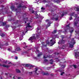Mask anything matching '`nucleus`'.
Instances as JSON below:
<instances>
[{
  "label": "nucleus",
  "mask_w": 79,
  "mask_h": 79,
  "mask_svg": "<svg viewBox=\"0 0 79 79\" xmlns=\"http://www.w3.org/2000/svg\"><path fill=\"white\" fill-rule=\"evenodd\" d=\"M69 25H70V24H69L68 25H67L65 27L64 32H70V35L69 38H71V37L72 36V33L73 32L74 29L73 27H70Z\"/></svg>",
  "instance_id": "nucleus-1"
},
{
  "label": "nucleus",
  "mask_w": 79,
  "mask_h": 79,
  "mask_svg": "<svg viewBox=\"0 0 79 79\" xmlns=\"http://www.w3.org/2000/svg\"><path fill=\"white\" fill-rule=\"evenodd\" d=\"M64 68H65V66L62 65L61 67L60 68L59 70V71L61 73H60L61 76H63V74H64V72H63V71H64V70L63 69H64Z\"/></svg>",
  "instance_id": "nucleus-2"
},
{
  "label": "nucleus",
  "mask_w": 79,
  "mask_h": 79,
  "mask_svg": "<svg viewBox=\"0 0 79 79\" xmlns=\"http://www.w3.org/2000/svg\"><path fill=\"white\" fill-rule=\"evenodd\" d=\"M70 15L71 16H74V17H75V19L74 20L75 21H76L77 18V21H79V19L78 20V19H79V17H77V15L76 14H74V13H72V14H70Z\"/></svg>",
  "instance_id": "nucleus-3"
},
{
  "label": "nucleus",
  "mask_w": 79,
  "mask_h": 79,
  "mask_svg": "<svg viewBox=\"0 0 79 79\" xmlns=\"http://www.w3.org/2000/svg\"><path fill=\"white\" fill-rule=\"evenodd\" d=\"M50 42L51 43V44L52 45H54L55 43H56V42L55 41V38H54V39L51 40H50Z\"/></svg>",
  "instance_id": "nucleus-4"
},
{
  "label": "nucleus",
  "mask_w": 79,
  "mask_h": 79,
  "mask_svg": "<svg viewBox=\"0 0 79 79\" xmlns=\"http://www.w3.org/2000/svg\"><path fill=\"white\" fill-rule=\"evenodd\" d=\"M46 22L48 23L47 24L48 25L46 26L47 27H49V26H50V24H51V23H52L51 22H50V21H49V20L48 19L46 20Z\"/></svg>",
  "instance_id": "nucleus-5"
},
{
  "label": "nucleus",
  "mask_w": 79,
  "mask_h": 79,
  "mask_svg": "<svg viewBox=\"0 0 79 79\" xmlns=\"http://www.w3.org/2000/svg\"><path fill=\"white\" fill-rule=\"evenodd\" d=\"M64 43H65V41H64V40H60L59 41V42L58 43V44H62Z\"/></svg>",
  "instance_id": "nucleus-6"
},
{
  "label": "nucleus",
  "mask_w": 79,
  "mask_h": 79,
  "mask_svg": "<svg viewBox=\"0 0 79 79\" xmlns=\"http://www.w3.org/2000/svg\"><path fill=\"white\" fill-rule=\"evenodd\" d=\"M5 76H7L8 77H11L12 76V74L9 73H5Z\"/></svg>",
  "instance_id": "nucleus-7"
},
{
  "label": "nucleus",
  "mask_w": 79,
  "mask_h": 79,
  "mask_svg": "<svg viewBox=\"0 0 79 79\" xmlns=\"http://www.w3.org/2000/svg\"><path fill=\"white\" fill-rule=\"evenodd\" d=\"M0 66H3L5 68H9V65H6L5 64H0Z\"/></svg>",
  "instance_id": "nucleus-8"
},
{
  "label": "nucleus",
  "mask_w": 79,
  "mask_h": 79,
  "mask_svg": "<svg viewBox=\"0 0 79 79\" xmlns=\"http://www.w3.org/2000/svg\"><path fill=\"white\" fill-rule=\"evenodd\" d=\"M36 38L35 37V36H32L30 39H28L29 40H33L34 39H35Z\"/></svg>",
  "instance_id": "nucleus-9"
},
{
  "label": "nucleus",
  "mask_w": 79,
  "mask_h": 79,
  "mask_svg": "<svg viewBox=\"0 0 79 79\" xmlns=\"http://www.w3.org/2000/svg\"><path fill=\"white\" fill-rule=\"evenodd\" d=\"M54 17H52V20H55V21H58V18H55L54 17H55V15H53Z\"/></svg>",
  "instance_id": "nucleus-10"
},
{
  "label": "nucleus",
  "mask_w": 79,
  "mask_h": 79,
  "mask_svg": "<svg viewBox=\"0 0 79 79\" xmlns=\"http://www.w3.org/2000/svg\"><path fill=\"white\" fill-rule=\"evenodd\" d=\"M15 50H16L17 51H21V49L19 47H17L16 48Z\"/></svg>",
  "instance_id": "nucleus-11"
},
{
  "label": "nucleus",
  "mask_w": 79,
  "mask_h": 79,
  "mask_svg": "<svg viewBox=\"0 0 79 79\" xmlns=\"http://www.w3.org/2000/svg\"><path fill=\"white\" fill-rule=\"evenodd\" d=\"M75 42H76L74 41V39H72V44H73V45H74V44H75Z\"/></svg>",
  "instance_id": "nucleus-12"
},
{
  "label": "nucleus",
  "mask_w": 79,
  "mask_h": 79,
  "mask_svg": "<svg viewBox=\"0 0 79 79\" xmlns=\"http://www.w3.org/2000/svg\"><path fill=\"white\" fill-rule=\"evenodd\" d=\"M29 10L32 13H34V10H33L32 8H31L30 9H29Z\"/></svg>",
  "instance_id": "nucleus-13"
},
{
  "label": "nucleus",
  "mask_w": 79,
  "mask_h": 79,
  "mask_svg": "<svg viewBox=\"0 0 79 79\" xmlns=\"http://www.w3.org/2000/svg\"><path fill=\"white\" fill-rule=\"evenodd\" d=\"M75 10H76V11H79V6H77V7H75L74 8Z\"/></svg>",
  "instance_id": "nucleus-14"
},
{
  "label": "nucleus",
  "mask_w": 79,
  "mask_h": 79,
  "mask_svg": "<svg viewBox=\"0 0 79 79\" xmlns=\"http://www.w3.org/2000/svg\"><path fill=\"white\" fill-rule=\"evenodd\" d=\"M30 24V23H27V26L26 27V29H27V27H31V26L29 25Z\"/></svg>",
  "instance_id": "nucleus-15"
},
{
  "label": "nucleus",
  "mask_w": 79,
  "mask_h": 79,
  "mask_svg": "<svg viewBox=\"0 0 79 79\" xmlns=\"http://www.w3.org/2000/svg\"><path fill=\"white\" fill-rule=\"evenodd\" d=\"M4 18L3 17H2L0 19V23L2 22L3 21Z\"/></svg>",
  "instance_id": "nucleus-16"
},
{
  "label": "nucleus",
  "mask_w": 79,
  "mask_h": 79,
  "mask_svg": "<svg viewBox=\"0 0 79 79\" xmlns=\"http://www.w3.org/2000/svg\"><path fill=\"white\" fill-rule=\"evenodd\" d=\"M77 24H78V22H75L74 24V26H77Z\"/></svg>",
  "instance_id": "nucleus-17"
},
{
  "label": "nucleus",
  "mask_w": 79,
  "mask_h": 79,
  "mask_svg": "<svg viewBox=\"0 0 79 79\" xmlns=\"http://www.w3.org/2000/svg\"><path fill=\"white\" fill-rule=\"evenodd\" d=\"M56 32H57L56 30H54L52 32V34H55V33H56Z\"/></svg>",
  "instance_id": "nucleus-18"
},
{
  "label": "nucleus",
  "mask_w": 79,
  "mask_h": 79,
  "mask_svg": "<svg viewBox=\"0 0 79 79\" xmlns=\"http://www.w3.org/2000/svg\"><path fill=\"white\" fill-rule=\"evenodd\" d=\"M35 73L36 72H37V70H38V68L37 67H36L35 69Z\"/></svg>",
  "instance_id": "nucleus-19"
},
{
  "label": "nucleus",
  "mask_w": 79,
  "mask_h": 79,
  "mask_svg": "<svg viewBox=\"0 0 79 79\" xmlns=\"http://www.w3.org/2000/svg\"><path fill=\"white\" fill-rule=\"evenodd\" d=\"M41 9L42 10V12H44V10H45V9L44 7H42L41 8Z\"/></svg>",
  "instance_id": "nucleus-20"
},
{
  "label": "nucleus",
  "mask_w": 79,
  "mask_h": 79,
  "mask_svg": "<svg viewBox=\"0 0 79 79\" xmlns=\"http://www.w3.org/2000/svg\"><path fill=\"white\" fill-rule=\"evenodd\" d=\"M53 60L52 59L51 60H50V63L51 64H53Z\"/></svg>",
  "instance_id": "nucleus-21"
},
{
  "label": "nucleus",
  "mask_w": 79,
  "mask_h": 79,
  "mask_svg": "<svg viewBox=\"0 0 79 79\" xmlns=\"http://www.w3.org/2000/svg\"><path fill=\"white\" fill-rule=\"evenodd\" d=\"M16 72L17 73H20L21 72L20 71V70H19L18 69H16Z\"/></svg>",
  "instance_id": "nucleus-22"
},
{
  "label": "nucleus",
  "mask_w": 79,
  "mask_h": 79,
  "mask_svg": "<svg viewBox=\"0 0 79 79\" xmlns=\"http://www.w3.org/2000/svg\"><path fill=\"white\" fill-rule=\"evenodd\" d=\"M54 38H56V37H58V35H54Z\"/></svg>",
  "instance_id": "nucleus-23"
},
{
  "label": "nucleus",
  "mask_w": 79,
  "mask_h": 79,
  "mask_svg": "<svg viewBox=\"0 0 79 79\" xmlns=\"http://www.w3.org/2000/svg\"><path fill=\"white\" fill-rule=\"evenodd\" d=\"M1 36V37H4L5 36V34H0V36Z\"/></svg>",
  "instance_id": "nucleus-24"
},
{
  "label": "nucleus",
  "mask_w": 79,
  "mask_h": 79,
  "mask_svg": "<svg viewBox=\"0 0 79 79\" xmlns=\"http://www.w3.org/2000/svg\"><path fill=\"white\" fill-rule=\"evenodd\" d=\"M11 9V10H14L15 9V6H11L10 7Z\"/></svg>",
  "instance_id": "nucleus-25"
},
{
  "label": "nucleus",
  "mask_w": 79,
  "mask_h": 79,
  "mask_svg": "<svg viewBox=\"0 0 79 79\" xmlns=\"http://www.w3.org/2000/svg\"><path fill=\"white\" fill-rule=\"evenodd\" d=\"M43 75H48V73H44Z\"/></svg>",
  "instance_id": "nucleus-26"
},
{
  "label": "nucleus",
  "mask_w": 79,
  "mask_h": 79,
  "mask_svg": "<svg viewBox=\"0 0 79 79\" xmlns=\"http://www.w3.org/2000/svg\"><path fill=\"white\" fill-rule=\"evenodd\" d=\"M48 56H44L43 58H48Z\"/></svg>",
  "instance_id": "nucleus-27"
},
{
  "label": "nucleus",
  "mask_w": 79,
  "mask_h": 79,
  "mask_svg": "<svg viewBox=\"0 0 79 79\" xmlns=\"http://www.w3.org/2000/svg\"><path fill=\"white\" fill-rule=\"evenodd\" d=\"M11 52L13 53H17V52L16 51H11Z\"/></svg>",
  "instance_id": "nucleus-28"
},
{
  "label": "nucleus",
  "mask_w": 79,
  "mask_h": 79,
  "mask_svg": "<svg viewBox=\"0 0 79 79\" xmlns=\"http://www.w3.org/2000/svg\"><path fill=\"white\" fill-rule=\"evenodd\" d=\"M75 32L76 34H79V31L77 30L75 31Z\"/></svg>",
  "instance_id": "nucleus-29"
},
{
  "label": "nucleus",
  "mask_w": 79,
  "mask_h": 79,
  "mask_svg": "<svg viewBox=\"0 0 79 79\" xmlns=\"http://www.w3.org/2000/svg\"><path fill=\"white\" fill-rule=\"evenodd\" d=\"M22 7H23V6H21V4H20L19 6H18V8H22Z\"/></svg>",
  "instance_id": "nucleus-30"
},
{
  "label": "nucleus",
  "mask_w": 79,
  "mask_h": 79,
  "mask_svg": "<svg viewBox=\"0 0 79 79\" xmlns=\"http://www.w3.org/2000/svg\"><path fill=\"white\" fill-rule=\"evenodd\" d=\"M73 67H74V68L76 69L77 68V65H73Z\"/></svg>",
  "instance_id": "nucleus-31"
},
{
  "label": "nucleus",
  "mask_w": 79,
  "mask_h": 79,
  "mask_svg": "<svg viewBox=\"0 0 79 79\" xmlns=\"http://www.w3.org/2000/svg\"><path fill=\"white\" fill-rule=\"evenodd\" d=\"M70 47H71V48H73V47H74V46H73V45L70 44Z\"/></svg>",
  "instance_id": "nucleus-32"
},
{
  "label": "nucleus",
  "mask_w": 79,
  "mask_h": 79,
  "mask_svg": "<svg viewBox=\"0 0 79 79\" xmlns=\"http://www.w3.org/2000/svg\"><path fill=\"white\" fill-rule=\"evenodd\" d=\"M6 24V23L5 22H2V25L5 26Z\"/></svg>",
  "instance_id": "nucleus-33"
},
{
  "label": "nucleus",
  "mask_w": 79,
  "mask_h": 79,
  "mask_svg": "<svg viewBox=\"0 0 79 79\" xmlns=\"http://www.w3.org/2000/svg\"><path fill=\"white\" fill-rule=\"evenodd\" d=\"M41 55H42V54H38L37 55V56H38V57H39V56H41Z\"/></svg>",
  "instance_id": "nucleus-34"
},
{
  "label": "nucleus",
  "mask_w": 79,
  "mask_h": 79,
  "mask_svg": "<svg viewBox=\"0 0 79 79\" xmlns=\"http://www.w3.org/2000/svg\"><path fill=\"white\" fill-rule=\"evenodd\" d=\"M25 66L26 67H29V64H25Z\"/></svg>",
  "instance_id": "nucleus-35"
},
{
  "label": "nucleus",
  "mask_w": 79,
  "mask_h": 79,
  "mask_svg": "<svg viewBox=\"0 0 79 79\" xmlns=\"http://www.w3.org/2000/svg\"><path fill=\"white\" fill-rule=\"evenodd\" d=\"M3 46V45L2 44H0V48H2Z\"/></svg>",
  "instance_id": "nucleus-36"
},
{
  "label": "nucleus",
  "mask_w": 79,
  "mask_h": 79,
  "mask_svg": "<svg viewBox=\"0 0 79 79\" xmlns=\"http://www.w3.org/2000/svg\"><path fill=\"white\" fill-rule=\"evenodd\" d=\"M64 12H63V13L61 15V16L62 17H63V16H64Z\"/></svg>",
  "instance_id": "nucleus-37"
},
{
  "label": "nucleus",
  "mask_w": 79,
  "mask_h": 79,
  "mask_svg": "<svg viewBox=\"0 0 79 79\" xmlns=\"http://www.w3.org/2000/svg\"><path fill=\"white\" fill-rule=\"evenodd\" d=\"M60 0H57V1H56V2H60Z\"/></svg>",
  "instance_id": "nucleus-38"
},
{
  "label": "nucleus",
  "mask_w": 79,
  "mask_h": 79,
  "mask_svg": "<svg viewBox=\"0 0 79 79\" xmlns=\"http://www.w3.org/2000/svg\"><path fill=\"white\" fill-rule=\"evenodd\" d=\"M27 46H26L25 47H23V48H27Z\"/></svg>",
  "instance_id": "nucleus-39"
},
{
  "label": "nucleus",
  "mask_w": 79,
  "mask_h": 79,
  "mask_svg": "<svg viewBox=\"0 0 79 79\" xmlns=\"http://www.w3.org/2000/svg\"><path fill=\"white\" fill-rule=\"evenodd\" d=\"M15 60H18V57L17 56H15Z\"/></svg>",
  "instance_id": "nucleus-40"
},
{
  "label": "nucleus",
  "mask_w": 79,
  "mask_h": 79,
  "mask_svg": "<svg viewBox=\"0 0 79 79\" xmlns=\"http://www.w3.org/2000/svg\"><path fill=\"white\" fill-rule=\"evenodd\" d=\"M29 74H30V75H31V74H32V72H31L30 73H29Z\"/></svg>",
  "instance_id": "nucleus-41"
},
{
  "label": "nucleus",
  "mask_w": 79,
  "mask_h": 79,
  "mask_svg": "<svg viewBox=\"0 0 79 79\" xmlns=\"http://www.w3.org/2000/svg\"><path fill=\"white\" fill-rule=\"evenodd\" d=\"M7 50L8 51H11V49H10V48L8 49Z\"/></svg>",
  "instance_id": "nucleus-42"
},
{
  "label": "nucleus",
  "mask_w": 79,
  "mask_h": 79,
  "mask_svg": "<svg viewBox=\"0 0 79 79\" xmlns=\"http://www.w3.org/2000/svg\"><path fill=\"white\" fill-rule=\"evenodd\" d=\"M5 45L7 46L8 45V43H7L6 44H5Z\"/></svg>",
  "instance_id": "nucleus-43"
},
{
  "label": "nucleus",
  "mask_w": 79,
  "mask_h": 79,
  "mask_svg": "<svg viewBox=\"0 0 79 79\" xmlns=\"http://www.w3.org/2000/svg\"><path fill=\"white\" fill-rule=\"evenodd\" d=\"M48 44L49 45V46H51V45H50V43L48 42Z\"/></svg>",
  "instance_id": "nucleus-44"
},
{
  "label": "nucleus",
  "mask_w": 79,
  "mask_h": 79,
  "mask_svg": "<svg viewBox=\"0 0 79 79\" xmlns=\"http://www.w3.org/2000/svg\"><path fill=\"white\" fill-rule=\"evenodd\" d=\"M35 74H36V75H38V73H37V72H35Z\"/></svg>",
  "instance_id": "nucleus-45"
},
{
  "label": "nucleus",
  "mask_w": 79,
  "mask_h": 79,
  "mask_svg": "<svg viewBox=\"0 0 79 79\" xmlns=\"http://www.w3.org/2000/svg\"><path fill=\"white\" fill-rule=\"evenodd\" d=\"M73 19V18L72 17H71L69 19V20H71Z\"/></svg>",
  "instance_id": "nucleus-46"
},
{
  "label": "nucleus",
  "mask_w": 79,
  "mask_h": 79,
  "mask_svg": "<svg viewBox=\"0 0 79 79\" xmlns=\"http://www.w3.org/2000/svg\"><path fill=\"white\" fill-rule=\"evenodd\" d=\"M48 61V60H47L46 59L44 60V61Z\"/></svg>",
  "instance_id": "nucleus-47"
},
{
  "label": "nucleus",
  "mask_w": 79,
  "mask_h": 79,
  "mask_svg": "<svg viewBox=\"0 0 79 79\" xmlns=\"http://www.w3.org/2000/svg\"><path fill=\"white\" fill-rule=\"evenodd\" d=\"M37 31H39V30H40V28H39V27H38L37 28Z\"/></svg>",
  "instance_id": "nucleus-48"
},
{
  "label": "nucleus",
  "mask_w": 79,
  "mask_h": 79,
  "mask_svg": "<svg viewBox=\"0 0 79 79\" xmlns=\"http://www.w3.org/2000/svg\"><path fill=\"white\" fill-rule=\"evenodd\" d=\"M8 64H11L12 63H11L10 62H9Z\"/></svg>",
  "instance_id": "nucleus-49"
},
{
  "label": "nucleus",
  "mask_w": 79,
  "mask_h": 79,
  "mask_svg": "<svg viewBox=\"0 0 79 79\" xmlns=\"http://www.w3.org/2000/svg\"><path fill=\"white\" fill-rule=\"evenodd\" d=\"M34 59H36V60H37V57H35L34 58Z\"/></svg>",
  "instance_id": "nucleus-50"
},
{
  "label": "nucleus",
  "mask_w": 79,
  "mask_h": 79,
  "mask_svg": "<svg viewBox=\"0 0 79 79\" xmlns=\"http://www.w3.org/2000/svg\"><path fill=\"white\" fill-rule=\"evenodd\" d=\"M62 38L63 39L64 38V36H62Z\"/></svg>",
  "instance_id": "nucleus-51"
},
{
  "label": "nucleus",
  "mask_w": 79,
  "mask_h": 79,
  "mask_svg": "<svg viewBox=\"0 0 79 79\" xmlns=\"http://www.w3.org/2000/svg\"><path fill=\"white\" fill-rule=\"evenodd\" d=\"M18 79H22V78L21 77H19Z\"/></svg>",
  "instance_id": "nucleus-52"
},
{
  "label": "nucleus",
  "mask_w": 79,
  "mask_h": 79,
  "mask_svg": "<svg viewBox=\"0 0 79 79\" xmlns=\"http://www.w3.org/2000/svg\"><path fill=\"white\" fill-rule=\"evenodd\" d=\"M15 76H13V78L14 79H15Z\"/></svg>",
  "instance_id": "nucleus-53"
},
{
  "label": "nucleus",
  "mask_w": 79,
  "mask_h": 79,
  "mask_svg": "<svg viewBox=\"0 0 79 79\" xmlns=\"http://www.w3.org/2000/svg\"><path fill=\"white\" fill-rule=\"evenodd\" d=\"M1 6V7H2V8H3V5H2Z\"/></svg>",
  "instance_id": "nucleus-54"
},
{
  "label": "nucleus",
  "mask_w": 79,
  "mask_h": 79,
  "mask_svg": "<svg viewBox=\"0 0 79 79\" xmlns=\"http://www.w3.org/2000/svg\"><path fill=\"white\" fill-rule=\"evenodd\" d=\"M26 20H27V21H28V18H27L26 19Z\"/></svg>",
  "instance_id": "nucleus-55"
},
{
  "label": "nucleus",
  "mask_w": 79,
  "mask_h": 79,
  "mask_svg": "<svg viewBox=\"0 0 79 79\" xmlns=\"http://www.w3.org/2000/svg\"><path fill=\"white\" fill-rule=\"evenodd\" d=\"M60 60H58V59H57V61H60Z\"/></svg>",
  "instance_id": "nucleus-56"
},
{
  "label": "nucleus",
  "mask_w": 79,
  "mask_h": 79,
  "mask_svg": "<svg viewBox=\"0 0 79 79\" xmlns=\"http://www.w3.org/2000/svg\"><path fill=\"white\" fill-rule=\"evenodd\" d=\"M3 62H4V63H7L6 61V62L3 61Z\"/></svg>",
  "instance_id": "nucleus-57"
},
{
  "label": "nucleus",
  "mask_w": 79,
  "mask_h": 79,
  "mask_svg": "<svg viewBox=\"0 0 79 79\" xmlns=\"http://www.w3.org/2000/svg\"><path fill=\"white\" fill-rule=\"evenodd\" d=\"M56 54L57 55H58L59 54V53H56Z\"/></svg>",
  "instance_id": "nucleus-58"
},
{
  "label": "nucleus",
  "mask_w": 79,
  "mask_h": 79,
  "mask_svg": "<svg viewBox=\"0 0 79 79\" xmlns=\"http://www.w3.org/2000/svg\"><path fill=\"white\" fill-rule=\"evenodd\" d=\"M23 44H26V43H25V42H24V43H23Z\"/></svg>",
  "instance_id": "nucleus-59"
},
{
  "label": "nucleus",
  "mask_w": 79,
  "mask_h": 79,
  "mask_svg": "<svg viewBox=\"0 0 79 79\" xmlns=\"http://www.w3.org/2000/svg\"><path fill=\"white\" fill-rule=\"evenodd\" d=\"M17 10H18V9H16L15 10V11H17Z\"/></svg>",
  "instance_id": "nucleus-60"
},
{
  "label": "nucleus",
  "mask_w": 79,
  "mask_h": 79,
  "mask_svg": "<svg viewBox=\"0 0 79 79\" xmlns=\"http://www.w3.org/2000/svg\"><path fill=\"white\" fill-rule=\"evenodd\" d=\"M0 79H2V77H1Z\"/></svg>",
  "instance_id": "nucleus-61"
},
{
  "label": "nucleus",
  "mask_w": 79,
  "mask_h": 79,
  "mask_svg": "<svg viewBox=\"0 0 79 79\" xmlns=\"http://www.w3.org/2000/svg\"><path fill=\"white\" fill-rule=\"evenodd\" d=\"M30 67H33V66H32V65H31V66H30Z\"/></svg>",
  "instance_id": "nucleus-62"
},
{
  "label": "nucleus",
  "mask_w": 79,
  "mask_h": 79,
  "mask_svg": "<svg viewBox=\"0 0 79 79\" xmlns=\"http://www.w3.org/2000/svg\"><path fill=\"white\" fill-rule=\"evenodd\" d=\"M53 74H51V76H53Z\"/></svg>",
  "instance_id": "nucleus-63"
},
{
  "label": "nucleus",
  "mask_w": 79,
  "mask_h": 79,
  "mask_svg": "<svg viewBox=\"0 0 79 79\" xmlns=\"http://www.w3.org/2000/svg\"><path fill=\"white\" fill-rule=\"evenodd\" d=\"M23 34H24V32H23Z\"/></svg>",
  "instance_id": "nucleus-64"
}]
</instances>
